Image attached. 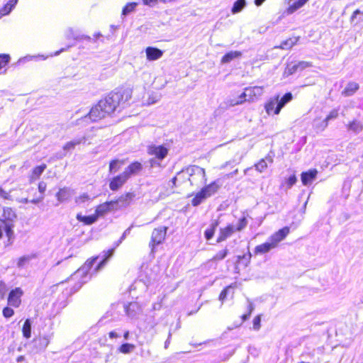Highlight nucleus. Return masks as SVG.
Returning a JSON list of instances; mask_svg holds the SVG:
<instances>
[{
    "label": "nucleus",
    "instance_id": "f257e3e1",
    "mask_svg": "<svg viewBox=\"0 0 363 363\" xmlns=\"http://www.w3.org/2000/svg\"><path fill=\"white\" fill-rule=\"evenodd\" d=\"M121 96L119 93H113L101 100L90 110L89 118L97 121L112 113L119 105Z\"/></svg>",
    "mask_w": 363,
    "mask_h": 363
},
{
    "label": "nucleus",
    "instance_id": "f03ea898",
    "mask_svg": "<svg viewBox=\"0 0 363 363\" xmlns=\"http://www.w3.org/2000/svg\"><path fill=\"white\" fill-rule=\"evenodd\" d=\"M133 195L130 193L120 196L117 200L105 202L99 205L95 211V214L99 217L104 216L107 213L125 208L130 205Z\"/></svg>",
    "mask_w": 363,
    "mask_h": 363
},
{
    "label": "nucleus",
    "instance_id": "7ed1b4c3",
    "mask_svg": "<svg viewBox=\"0 0 363 363\" xmlns=\"http://www.w3.org/2000/svg\"><path fill=\"white\" fill-rule=\"evenodd\" d=\"M147 153L152 157L148 160L150 167L162 168V161L167 156L169 149L163 145L151 144L147 147Z\"/></svg>",
    "mask_w": 363,
    "mask_h": 363
},
{
    "label": "nucleus",
    "instance_id": "20e7f679",
    "mask_svg": "<svg viewBox=\"0 0 363 363\" xmlns=\"http://www.w3.org/2000/svg\"><path fill=\"white\" fill-rule=\"evenodd\" d=\"M179 174L188 175L191 185L200 186L207 181L205 169L196 165L190 166Z\"/></svg>",
    "mask_w": 363,
    "mask_h": 363
},
{
    "label": "nucleus",
    "instance_id": "39448f33",
    "mask_svg": "<svg viewBox=\"0 0 363 363\" xmlns=\"http://www.w3.org/2000/svg\"><path fill=\"white\" fill-rule=\"evenodd\" d=\"M16 218V214L11 208L0 206V222L4 225V230L9 238L13 235V223Z\"/></svg>",
    "mask_w": 363,
    "mask_h": 363
},
{
    "label": "nucleus",
    "instance_id": "423d86ee",
    "mask_svg": "<svg viewBox=\"0 0 363 363\" xmlns=\"http://www.w3.org/2000/svg\"><path fill=\"white\" fill-rule=\"evenodd\" d=\"M219 189V185L213 182L208 185L204 186L199 191L195 197L192 199L191 203L194 206L201 204L204 200L216 194Z\"/></svg>",
    "mask_w": 363,
    "mask_h": 363
},
{
    "label": "nucleus",
    "instance_id": "0eeeda50",
    "mask_svg": "<svg viewBox=\"0 0 363 363\" xmlns=\"http://www.w3.org/2000/svg\"><path fill=\"white\" fill-rule=\"evenodd\" d=\"M167 227L160 226L153 230L150 242V245L152 247V249L155 247V246L163 242L167 235Z\"/></svg>",
    "mask_w": 363,
    "mask_h": 363
},
{
    "label": "nucleus",
    "instance_id": "6e6552de",
    "mask_svg": "<svg viewBox=\"0 0 363 363\" xmlns=\"http://www.w3.org/2000/svg\"><path fill=\"white\" fill-rule=\"evenodd\" d=\"M23 294V291L21 288L17 287L13 289L9 294L8 304L16 308L19 307Z\"/></svg>",
    "mask_w": 363,
    "mask_h": 363
},
{
    "label": "nucleus",
    "instance_id": "1a4fd4ad",
    "mask_svg": "<svg viewBox=\"0 0 363 363\" xmlns=\"http://www.w3.org/2000/svg\"><path fill=\"white\" fill-rule=\"evenodd\" d=\"M245 89L247 95L248 102H254L263 94L262 86H255L252 87H246Z\"/></svg>",
    "mask_w": 363,
    "mask_h": 363
},
{
    "label": "nucleus",
    "instance_id": "9d476101",
    "mask_svg": "<svg viewBox=\"0 0 363 363\" xmlns=\"http://www.w3.org/2000/svg\"><path fill=\"white\" fill-rule=\"evenodd\" d=\"M142 169V164L139 162H135L128 165L122 173L128 179L130 177L139 174Z\"/></svg>",
    "mask_w": 363,
    "mask_h": 363
},
{
    "label": "nucleus",
    "instance_id": "9b49d317",
    "mask_svg": "<svg viewBox=\"0 0 363 363\" xmlns=\"http://www.w3.org/2000/svg\"><path fill=\"white\" fill-rule=\"evenodd\" d=\"M289 227H284L280 230H279L277 232L274 233L272 235L269 237L270 241L274 245V246L277 247L279 245V243L282 241L289 233Z\"/></svg>",
    "mask_w": 363,
    "mask_h": 363
},
{
    "label": "nucleus",
    "instance_id": "f8f14e48",
    "mask_svg": "<svg viewBox=\"0 0 363 363\" xmlns=\"http://www.w3.org/2000/svg\"><path fill=\"white\" fill-rule=\"evenodd\" d=\"M145 54L148 61H155L163 56V51L157 48L147 47L145 48Z\"/></svg>",
    "mask_w": 363,
    "mask_h": 363
},
{
    "label": "nucleus",
    "instance_id": "ddd939ff",
    "mask_svg": "<svg viewBox=\"0 0 363 363\" xmlns=\"http://www.w3.org/2000/svg\"><path fill=\"white\" fill-rule=\"evenodd\" d=\"M127 178L123 173L113 177L109 184V187L112 191H117L126 182Z\"/></svg>",
    "mask_w": 363,
    "mask_h": 363
},
{
    "label": "nucleus",
    "instance_id": "4468645a",
    "mask_svg": "<svg viewBox=\"0 0 363 363\" xmlns=\"http://www.w3.org/2000/svg\"><path fill=\"white\" fill-rule=\"evenodd\" d=\"M318 171L315 169H312L308 172H303L301 174V182L304 186L311 184L317 177Z\"/></svg>",
    "mask_w": 363,
    "mask_h": 363
},
{
    "label": "nucleus",
    "instance_id": "2eb2a0df",
    "mask_svg": "<svg viewBox=\"0 0 363 363\" xmlns=\"http://www.w3.org/2000/svg\"><path fill=\"white\" fill-rule=\"evenodd\" d=\"M125 310L126 314L130 318L135 317L142 311L141 306L137 302L130 303L128 306L125 307Z\"/></svg>",
    "mask_w": 363,
    "mask_h": 363
},
{
    "label": "nucleus",
    "instance_id": "dca6fc26",
    "mask_svg": "<svg viewBox=\"0 0 363 363\" xmlns=\"http://www.w3.org/2000/svg\"><path fill=\"white\" fill-rule=\"evenodd\" d=\"M235 228L233 225H228L224 228L220 229V233L217 238V242H220L225 240L228 237H230L234 232Z\"/></svg>",
    "mask_w": 363,
    "mask_h": 363
},
{
    "label": "nucleus",
    "instance_id": "f3484780",
    "mask_svg": "<svg viewBox=\"0 0 363 363\" xmlns=\"http://www.w3.org/2000/svg\"><path fill=\"white\" fill-rule=\"evenodd\" d=\"M274 248H276V247L269 239L267 242L257 245L255 248V254H264Z\"/></svg>",
    "mask_w": 363,
    "mask_h": 363
},
{
    "label": "nucleus",
    "instance_id": "a211bd4d",
    "mask_svg": "<svg viewBox=\"0 0 363 363\" xmlns=\"http://www.w3.org/2000/svg\"><path fill=\"white\" fill-rule=\"evenodd\" d=\"M242 56V52L240 51H230L227 52L220 60L221 64H228L232 60L240 58Z\"/></svg>",
    "mask_w": 363,
    "mask_h": 363
},
{
    "label": "nucleus",
    "instance_id": "6ab92c4d",
    "mask_svg": "<svg viewBox=\"0 0 363 363\" xmlns=\"http://www.w3.org/2000/svg\"><path fill=\"white\" fill-rule=\"evenodd\" d=\"M293 99L291 93H286L281 99H279L278 104L276 106L274 114H279L281 108Z\"/></svg>",
    "mask_w": 363,
    "mask_h": 363
},
{
    "label": "nucleus",
    "instance_id": "aec40b11",
    "mask_svg": "<svg viewBox=\"0 0 363 363\" xmlns=\"http://www.w3.org/2000/svg\"><path fill=\"white\" fill-rule=\"evenodd\" d=\"M46 167L47 166L45 164L35 167L32 170V172L29 177L30 182H33L34 181L38 179Z\"/></svg>",
    "mask_w": 363,
    "mask_h": 363
},
{
    "label": "nucleus",
    "instance_id": "412c9836",
    "mask_svg": "<svg viewBox=\"0 0 363 363\" xmlns=\"http://www.w3.org/2000/svg\"><path fill=\"white\" fill-rule=\"evenodd\" d=\"M72 194V191L69 188H62L59 190V191L56 194V197L57 200L62 203L63 201H65L68 200Z\"/></svg>",
    "mask_w": 363,
    "mask_h": 363
},
{
    "label": "nucleus",
    "instance_id": "4be33fe9",
    "mask_svg": "<svg viewBox=\"0 0 363 363\" xmlns=\"http://www.w3.org/2000/svg\"><path fill=\"white\" fill-rule=\"evenodd\" d=\"M359 84L357 82H349L342 92V94L345 96H352L359 89Z\"/></svg>",
    "mask_w": 363,
    "mask_h": 363
},
{
    "label": "nucleus",
    "instance_id": "5701e85b",
    "mask_svg": "<svg viewBox=\"0 0 363 363\" xmlns=\"http://www.w3.org/2000/svg\"><path fill=\"white\" fill-rule=\"evenodd\" d=\"M272 162L273 159L272 158V157L268 156L266 157L264 159H262L258 163H257L255 165V167L258 172H262L267 169L268 164H272Z\"/></svg>",
    "mask_w": 363,
    "mask_h": 363
},
{
    "label": "nucleus",
    "instance_id": "b1692460",
    "mask_svg": "<svg viewBox=\"0 0 363 363\" xmlns=\"http://www.w3.org/2000/svg\"><path fill=\"white\" fill-rule=\"evenodd\" d=\"M77 219L79 222H82L86 225H91L94 223L97 220V216L96 214L91 216H82V214L78 213L77 215Z\"/></svg>",
    "mask_w": 363,
    "mask_h": 363
},
{
    "label": "nucleus",
    "instance_id": "393cba45",
    "mask_svg": "<svg viewBox=\"0 0 363 363\" xmlns=\"http://www.w3.org/2000/svg\"><path fill=\"white\" fill-rule=\"evenodd\" d=\"M328 126V122L320 118H315L313 121V128L316 132L324 130Z\"/></svg>",
    "mask_w": 363,
    "mask_h": 363
},
{
    "label": "nucleus",
    "instance_id": "a878e982",
    "mask_svg": "<svg viewBox=\"0 0 363 363\" xmlns=\"http://www.w3.org/2000/svg\"><path fill=\"white\" fill-rule=\"evenodd\" d=\"M279 96L271 99L265 105V110L268 114H270L272 111L274 112L276 106L278 104Z\"/></svg>",
    "mask_w": 363,
    "mask_h": 363
},
{
    "label": "nucleus",
    "instance_id": "bb28decb",
    "mask_svg": "<svg viewBox=\"0 0 363 363\" xmlns=\"http://www.w3.org/2000/svg\"><path fill=\"white\" fill-rule=\"evenodd\" d=\"M361 21H363V11L357 9L352 13L350 17V22L357 26Z\"/></svg>",
    "mask_w": 363,
    "mask_h": 363
},
{
    "label": "nucleus",
    "instance_id": "cd10ccee",
    "mask_svg": "<svg viewBox=\"0 0 363 363\" xmlns=\"http://www.w3.org/2000/svg\"><path fill=\"white\" fill-rule=\"evenodd\" d=\"M247 101V95L245 89H244V91L238 96L237 99H231L230 101V105L232 106L240 105Z\"/></svg>",
    "mask_w": 363,
    "mask_h": 363
},
{
    "label": "nucleus",
    "instance_id": "c85d7f7f",
    "mask_svg": "<svg viewBox=\"0 0 363 363\" xmlns=\"http://www.w3.org/2000/svg\"><path fill=\"white\" fill-rule=\"evenodd\" d=\"M219 222L217 220H215L212 222L211 225V228L207 229L205 231V238L207 240L211 239L215 233L216 228L218 225Z\"/></svg>",
    "mask_w": 363,
    "mask_h": 363
},
{
    "label": "nucleus",
    "instance_id": "c756f323",
    "mask_svg": "<svg viewBox=\"0 0 363 363\" xmlns=\"http://www.w3.org/2000/svg\"><path fill=\"white\" fill-rule=\"evenodd\" d=\"M85 138L82 137L81 138L67 142L63 147L64 150H73L76 145L81 144L82 143L85 142Z\"/></svg>",
    "mask_w": 363,
    "mask_h": 363
},
{
    "label": "nucleus",
    "instance_id": "7c9ffc66",
    "mask_svg": "<svg viewBox=\"0 0 363 363\" xmlns=\"http://www.w3.org/2000/svg\"><path fill=\"white\" fill-rule=\"evenodd\" d=\"M246 6L245 0H238L236 1L232 7L231 12L233 14L240 12Z\"/></svg>",
    "mask_w": 363,
    "mask_h": 363
},
{
    "label": "nucleus",
    "instance_id": "2f4dec72",
    "mask_svg": "<svg viewBox=\"0 0 363 363\" xmlns=\"http://www.w3.org/2000/svg\"><path fill=\"white\" fill-rule=\"evenodd\" d=\"M298 41V38H289L282 42L277 48L283 50H287L292 48Z\"/></svg>",
    "mask_w": 363,
    "mask_h": 363
},
{
    "label": "nucleus",
    "instance_id": "473e14b6",
    "mask_svg": "<svg viewBox=\"0 0 363 363\" xmlns=\"http://www.w3.org/2000/svg\"><path fill=\"white\" fill-rule=\"evenodd\" d=\"M123 164V161L119 160H113L109 164V172L115 173L119 170L121 166Z\"/></svg>",
    "mask_w": 363,
    "mask_h": 363
},
{
    "label": "nucleus",
    "instance_id": "72a5a7b5",
    "mask_svg": "<svg viewBox=\"0 0 363 363\" xmlns=\"http://www.w3.org/2000/svg\"><path fill=\"white\" fill-rule=\"evenodd\" d=\"M23 335L26 338H30L31 336V323L29 319H27L23 326Z\"/></svg>",
    "mask_w": 363,
    "mask_h": 363
},
{
    "label": "nucleus",
    "instance_id": "f704fd0d",
    "mask_svg": "<svg viewBox=\"0 0 363 363\" xmlns=\"http://www.w3.org/2000/svg\"><path fill=\"white\" fill-rule=\"evenodd\" d=\"M308 0H298L291 4L289 7V12L294 13L297 9L301 8Z\"/></svg>",
    "mask_w": 363,
    "mask_h": 363
},
{
    "label": "nucleus",
    "instance_id": "c9c22d12",
    "mask_svg": "<svg viewBox=\"0 0 363 363\" xmlns=\"http://www.w3.org/2000/svg\"><path fill=\"white\" fill-rule=\"evenodd\" d=\"M308 0H298L291 4L289 7V12L294 13L297 9L301 8Z\"/></svg>",
    "mask_w": 363,
    "mask_h": 363
},
{
    "label": "nucleus",
    "instance_id": "e433bc0d",
    "mask_svg": "<svg viewBox=\"0 0 363 363\" xmlns=\"http://www.w3.org/2000/svg\"><path fill=\"white\" fill-rule=\"evenodd\" d=\"M348 128L349 130L357 133L362 130L363 126L359 122L354 121L349 124Z\"/></svg>",
    "mask_w": 363,
    "mask_h": 363
},
{
    "label": "nucleus",
    "instance_id": "4c0bfd02",
    "mask_svg": "<svg viewBox=\"0 0 363 363\" xmlns=\"http://www.w3.org/2000/svg\"><path fill=\"white\" fill-rule=\"evenodd\" d=\"M135 347V345L133 344L125 343V344H123L119 347V351L123 354H128V353L132 352L134 350Z\"/></svg>",
    "mask_w": 363,
    "mask_h": 363
},
{
    "label": "nucleus",
    "instance_id": "58836bf2",
    "mask_svg": "<svg viewBox=\"0 0 363 363\" xmlns=\"http://www.w3.org/2000/svg\"><path fill=\"white\" fill-rule=\"evenodd\" d=\"M296 72H298L296 63L291 62L288 64L284 71V74L289 76L294 74Z\"/></svg>",
    "mask_w": 363,
    "mask_h": 363
},
{
    "label": "nucleus",
    "instance_id": "ea45409f",
    "mask_svg": "<svg viewBox=\"0 0 363 363\" xmlns=\"http://www.w3.org/2000/svg\"><path fill=\"white\" fill-rule=\"evenodd\" d=\"M17 2L18 0H10L9 2L6 4L4 7V10L2 11L1 14L5 15L9 13L14 7V6L17 4Z\"/></svg>",
    "mask_w": 363,
    "mask_h": 363
},
{
    "label": "nucleus",
    "instance_id": "a19ab883",
    "mask_svg": "<svg viewBox=\"0 0 363 363\" xmlns=\"http://www.w3.org/2000/svg\"><path fill=\"white\" fill-rule=\"evenodd\" d=\"M31 259H32V256H30V255H26V256H23V257H20L17 262V267L19 268L24 267L25 264H26L31 260Z\"/></svg>",
    "mask_w": 363,
    "mask_h": 363
},
{
    "label": "nucleus",
    "instance_id": "79ce46f5",
    "mask_svg": "<svg viewBox=\"0 0 363 363\" xmlns=\"http://www.w3.org/2000/svg\"><path fill=\"white\" fill-rule=\"evenodd\" d=\"M9 60L10 56L9 55H0V70L6 66Z\"/></svg>",
    "mask_w": 363,
    "mask_h": 363
},
{
    "label": "nucleus",
    "instance_id": "37998d69",
    "mask_svg": "<svg viewBox=\"0 0 363 363\" xmlns=\"http://www.w3.org/2000/svg\"><path fill=\"white\" fill-rule=\"evenodd\" d=\"M136 6H137L136 3H130V4H127L123 8L122 14L124 16L129 14L130 12H132L135 9Z\"/></svg>",
    "mask_w": 363,
    "mask_h": 363
},
{
    "label": "nucleus",
    "instance_id": "c03bdc74",
    "mask_svg": "<svg viewBox=\"0 0 363 363\" xmlns=\"http://www.w3.org/2000/svg\"><path fill=\"white\" fill-rule=\"evenodd\" d=\"M247 225V220L245 217H243L240 218L238 220V225L236 226V228H235V230L241 231L242 229H244Z\"/></svg>",
    "mask_w": 363,
    "mask_h": 363
},
{
    "label": "nucleus",
    "instance_id": "a18cd8bd",
    "mask_svg": "<svg viewBox=\"0 0 363 363\" xmlns=\"http://www.w3.org/2000/svg\"><path fill=\"white\" fill-rule=\"evenodd\" d=\"M228 254V249H224L220 252H218L213 258V260L218 261L223 259Z\"/></svg>",
    "mask_w": 363,
    "mask_h": 363
},
{
    "label": "nucleus",
    "instance_id": "49530a36",
    "mask_svg": "<svg viewBox=\"0 0 363 363\" xmlns=\"http://www.w3.org/2000/svg\"><path fill=\"white\" fill-rule=\"evenodd\" d=\"M298 70L302 71L308 67H311L312 66L311 62H306V61H301L296 62Z\"/></svg>",
    "mask_w": 363,
    "mask_h": 363
},
{
    "label": "nucleus",
    "instance_id": "de8ad7c7",
    "mask_svg": "<svg viewBox=\"0 0 363 363\" xmlns=\"http://www.w3.org/2000/svg\"><path fill=\"white\" fill-rule=\"evenodd\" d=\"M90 199L89 196L87 194H83L82 195L76 198V203L77 204H82Z\"/></svg>",
    "mask_w": 363,
    "mask_h": 363
},
{
    "label": "nucleus",
    "instance_id": "09e8293b",
    "mask_svg": "<svg viewBox=\"0 0 363 363\" xmlns=\"http://www.w3.org/2000/svg\"><path fill=\"white\" fill-rule=\"evenodd\" d=\"M113 254V250H111L108 252V255L104 259V260H102L97 266V268H96V270H99L101 268H102L104 267V265L105 264V263L106 262L107 259L111 257Z\"/></svg>",
    "mask_w": 363,
    "mask_h": 363
},
{
    "label": "nucleus",
    "instance_id": "8fccbe9b",
    "mask_svg": "<svg viewBox=\"0 0 363 363\" xmlns=\"http://www.w3.org/2000/svg\"><path fill=\"white\" fill-rule=\"evenodd\" d=\"M261 318H260V315H257L254 319H253V328L255 330H258L259 328H260V326H261Z\"/></svg>",
    "mask_w": 363,
    "mask_h": 363
},
{
    "label": "nucleus",
    "instance_id": "3c124183",
    "mask_svg": "<svg viewBox=\"0 0 363 363\" xmlns=\"http://www.w3.org/2000/svg\"><path fill=\"white\" fill-rule=\"evenodd\" d=\"M2 313L5 318H10L14 314L13 310L9 307L4 308Z\"/></svg>",
    "mask_w": 363,
    "mask_h": 363
},
{
    "label": "nucleus",
    "instance_id": "603ef678",
    "mask_svg": "<svg viewBox=\"0 0 363 363\" xmlns=\"http://www.w3.org/2000/svg\"><path fill=\"white\" fill-rule=\"evenodd\" d=\"M338 116V111L336 109L333 110L330 112V113L327 116L325 120L328 123L330 120L335 119Z\"/></svg>",
    "mask_w": 363,
    "mask_h": 363
},
{
    "label": "nucleus",
    "instance_id": "864d4df0",
    "mask_svg": "<svg viewBox=\"0 0 363 363\" xmlns=\"http://www.w3.org/2000/svg\"><path fill=\"white\" fill-rule=\"evenodd\" d=\"M97 257L92 258L90 260L86 262V263L83 266V269L86 270H89L91 268L95 261L97 259Z\"/></svg>",
    "mask_w": 363,
    "mask_h": 363
},
{
    "label": "nucleus",
    "instance_id": "5fc2aeb1",
    "mask_svg": "<svg viewBox=\"0 0 363 363\" xmlns=\"http://www.w3.org/2000/svg\"><path fill=\"white\" fill-rule=\"evenodd\" d=\"M50 343V339L48 336H45L40 339V346L42 348H46Z\"/></svg>",
    "mask_w": 363,
    "mask_h": 363
},
{
    "label": "nucleus",
    "instance_id": "6e6d98bb",
    "mask_svg": "<svg viewBox=\"0 0 363 363\" xmlns=\"http://www.w3.org/2000/svg\"><path fill=\"white\" fill-rule=\"evenodd\" d=\"M297 181L295 175L291 176L287 180L288 187L291 188Z\"/></svg>",
    "mask_w": 363,
    "mask_h": 363
},
{
    "label": "nucleus",
    "instance_id": "4d7b16f0",
    "mask_svg": "<svg viewBox=\"0 0 363 363\" xmlns=\"http://www.w3.org/2000/svg\"><path fill=\"white\" fill-rule=\"evenodd\" d=\"M160 99V96H150L148 100H147V104L149 105L150 104H155L156 102H157Z\"/></svg>",
    "mask_w": 363,
    "mask_h": 363
},
{
    "label": "nucleus",
    "instance_id": "13d9d810",
    "mask_svg": "<svg viewBox=\"0 0 363 363\" xmlns=\"http://www.w3.org/2000/svg\"><path fill=\"white\" fill-rule=\"evenodd\" d=\"M0 198L4 199H9L10 195L2 187L0 186Z\"/></svg>",
    "mask_w": 363,
    "mask_h": 363
},
{
    "label": "nucleus",
    "instance_id": "bf43d9fd",
    "mask_svg": "<svg viewBox=\"0 0 363 363\" xmlns=\"http://www.w3.org/2000/svg\"><path fill=\"white\" fill-rule=\"evenodd\" d=\"M47 185L45 182H41L38 184V190L41 194H43L46 190Z\"/></svg>",
    "mask_w": 363,
    "mask_h": 363
},
{
    "label": "nucleus",
    "instance_id": "052dcab7",
    "mask_svg": "<svg viewBox=\"0 0 363 363\" xmlns=\"http://www.w3.org/2000/svg\"><path fill=\"white\" fill-rule=\"evenodd\" d=\"M230 288V286H228L221 291L220 296H219L220 300L223 301L225 298V297L227 296V292Z\"/></svg>",
    "mask_w": 363,
    "mask_h": 363
},
{
    "label": "nucleus",
    "instance_id": "680f3d73",
    "mask_svg": "<svg viewBox=\"0 0 363 363\" xmlns=\"http://www.w3.org/2000/svg\"><path fill=\"white\" fill-rule=\"evenodd\" d=\"M250 257H251V255L250 253L249 255H247H247L238 256V261H240V259H246L245 266H247L250 262Z\"/></svg>",
    "mask_w": 363,
    "mask_h": 363
},
{
    "label": "nucleus",
    "instance_id": "e2e57ef3",
    "mask_svg": "<svg viewBox=\"0 0 363 363\" xmlns=\"http://www.w3.org/2000/svg\"><path fill=\"white\" fill-rule=\"evenodd\" d=\"M157 2V0H143V3L145 5H152Z\"/></svg>",
    "mask_w": 363,
    "mask_h": 363
},
{
    "label": "nucleus",
    "instance_id": "0e129e2a",
    "mask_svg": "<svg viewBox=\"0 0 363 363\" xmlns=\"http://www.w3.org/2000/svg\"><path fill=\"white\" fill-rule=\"evenodd\" d=\"M43 199V196H41L38 199H35L31 200L30 202L33 203H38L42 201Z\"/></svg>",
    "mask_w": 363,
    "mask_h": 363
},
{
    "label": "nucleus",
    "instance_id": "69168bd1",
    "mask_svg": "<svg viewBox=\"0 0 363 363\" xmlns=\"http://www.w3.org/2000/svg\"><path fill=\"white\" fill-rule=\"evenodd\" d=\"M170 335H169L167 340L164 342V348L167 349L169 347V345L170 344Z\"/></svg>",
    "mask_w": 363,
    "mask_h": 363
},
{
    "label": "nucleus",
    "instance_id": "338daca9",
    "mask_svg": "<svg viewBox=\"0 0 363 363\" xmlns=\"http://www.w3.org/2000/svg\"><path fill=\"white\" fill-rule=\"evenodd\" d=\"M109 337L111 338H116V337H118V335L116 333L113 332V331H111L109 333Z\"/></svg>",
    "mask_w": 363,
    "mask_h": 363
},
{
    "label": "nucleus",
    "instance_id": "774afa93",
    "mask_svg": "<svg viewBox=\"0 0 363 363\" xmlns=\"http://www.w3.org/2000/svg\"><path fill=\"white\" fill-rule=\"evenodd\" d=\"M265 0H255V4L256 6H260L262 4V3Z\"/></svg>",
    "mask_w": 363,
    "mask_h": 363
}]
</instances>
